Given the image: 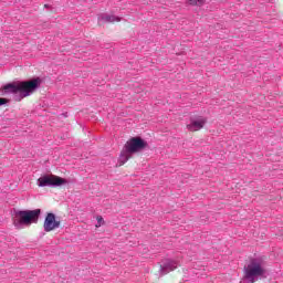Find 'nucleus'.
Here are the masks:
<instances>
[{"label":"nucleus","mask_w":283,"mask_h":283,"mask_svg":"<svg viewBox=\"0 0 283 283\" xmlns=\"http://www.w3.org/2000/svg\"><path fill=\"white\" fill-rule=\"evenodd\" d=\"M39 87H41V80L36 77L31 81L11 82L4 84L0 92L2 96H10V94H13V101L21 103L22 98H28V96L34 94Z\"/></svg>","instance_id":"nucleus-1"},{"label":"nucleus","mask_w":283,"mask_h":283,"mask_svg":"<svg viewBox=\"0 0 283 283\" xmlns=\"http://www.w3.org/2000/svg\"><path fill=\"white\" fill-rule=\"evenodd\" d=\"M266 277H269V270L264 268V260L254 258L243 268V277L239 283H255Z\"/></svg>","instance_id":"nucleus-2"},{"label":"nucleus","mask_w":283,"mask_h":283,"mask_svg":"<svg viewBox=\"0 0 283 283\" xmlns=\"http://www.w3.org/2000/svg\"><path fill=\"white\" fill-rule=\"evenodd\" d=\"M41 217V209L35 210H14L13 224L19 229V227H30L32 222H39Z\"/></svg>","instance_id":"nucleus-3"},{"label":"nucleus","mask_w":283,"mask_h":283,"mask_svg":"<svg viewBox=\"0 0 283 283\" xmlns=\"http://www.w3.org/2000/svg\"><path fill=\"white\" fill-rule=\"evenodd\" d=\"M147 147H149L147 140L143 139L142 137H132L124 145V151L134 156V154L143 151V149H147Z\"/></svg>","instance_id":"nucleus-4"},{"label":"nucleus","mask_w":283,"mask_h":283,"mask_svg":"<svg viewBox=\"0 0 283 283\" xmlns=\"http://www.w3.org/2000/svg\"><path fill=\"white\" fill-rule=\"evenodd\" d=\"M40 187H61L67 185V179L56 175H44L38 179Z\"/></svg>","instance_id":"nucleus-5"},{"label":"nucleus","mask_w":283,"mask_h":283,"mask_svg":"<svg viewBox=\"0 0 283 283\" xmlns=\"http://www.w3.org/2000/svg\"><path fill=\"white\" fill-rule=\"evenodd\" d=\"M61 227V221L56 220V214L49 212L44 219V231L50 233V231H54V229H59Z\"/></svg>","instance_id":"nucleus-6"},{"label":"nucleus","mask_w":283,"mask_h":283,"mask_svg":"<svg viewBox=\"0 0 283 283\" xmlns=\"http://www.w3.org/2000/svg\"><path fill=\"white\" fill-rule=\"evenodd\" d=\"M178 269V262L171 259H165L161 261L160 265V274L167 275V273H171V271H176Z\"/></svg>","instance_id":"nucleus-7"},{"label":"nucleus","mask_w":283,"mask_h":283,"mask_svg":"<svg viewBox=\"0 0 283 283\" xmlns=\"http://www.w3.org/2000/svg\"><path fill=\"white\" fill-rule=\"evenodd\" d=\"M205 123H207L205 119L192 120L187 125V129H189V132H198L205 127Z\"/></svg>","instance_id":"nucleus-8"},{"label":"nucleus","mask_w":283,"mask_h":283,"mask_svg":"<svg viewBox=\"0 0 283 283\" xmlns=\"http://www.w3.org/2000/svg\"><path fill=\"white\" fill-rule=\"evenodd\" d=\"M132 156L133 155L125 151V147H123L122 153L118 158V166L123 167V165H125V163H127V160H129V158H132Z\"/></svg>","instance_id":"nucleus-9"},{"label":"nucleus","mask_w":283,"mask_h":283,"mask_svg":"<svg viewBox=\"0 0 283 283\" xmlns=\"http://www.w3.org/2000/svg\"><path fill=\"white\" fill-rule=\"evenodd\" d=\"M103 21H106L107 23H114V21H120V18L116 17V15H109V14H105L102 17Z\"/></svg>","instance_id":"nucleus-10"},{"label":"nucleus","mask_w":283,"mask_h":283,"mask_svg":"<svg viewBox=\"0 0 283 283\" xmlns=\"http://www.w3.org/2000/svg\"><path fill=\"white\" fill-rule=\"evenodd\" d=\"M189 6H198L199 8L205 6L206 0H187Z\"/></svg>","instance_id":"nucleus-11"},{"label":"nucleus","mask_w":283,"mask_h":283,"mask_svg":"<svg viewBox=\"0 0 283 283\" xmlns=\"http://www.w3.org/2000/svg\"><path fill=\"white\" fill-rule=\"evenodd\" d=\"M96 220H97V223L95 227L98 228V227H103V224H105V220L103 219L102 216H97Z\"/></svg>","instance_id":"nucleus-12"},{"label":"nucleus","mask_w":283,"mask_h":283,"mask_svg":"<svg viewBox=\"0 0 283 283\" xmlns=\"http://www.w3.org/2000/svg\"><path fill=\"white\" fill-rule=\"evenodd\" d=\"M8 104V99L0 97V107Z\"/></svg>","instance_id":"nucleus-13"},{"label":"nucleus","mask_w":283,"mask_h":283,"mask_svg":"<svg viewBox=\"0 0 283 283\" xmlns=\"http://www.w3.org/2000/svg\"><path fill=\"white\" fill-rule=\"evenodd\" d=\"M44 8H49V6H48V4H44Z\"/></svg>","instance_id":"nucleus-14"}]
</instances>
